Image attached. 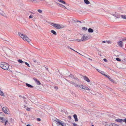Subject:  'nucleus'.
<instances>
[{"label":"nucleus","instance_id":"nucleus-1","mask_svg":"<svg viewBox=\"0 0 126 126\" xmlns=\"http://www.w3.org/2000/svg\"><path fill=\"white\" fill-rule=\"evenodd\" d=\"M66 80L69 82L70 84L73 85L75 87L78 89L80 88L89 91H91L90 89L86 86H84L82 84H79L78 82H73L72 81H68L67 79Z\"/></svg>","mask_w":126,"mask_h":126},{"label":"nucleus","instance_id":"nucleus-2","mask_svg":"<svg viewBox=\"0 0 126 126\" xmlns=\"http://www.w3.org/2000/svg\"><path fill=\"white\" fill-rule=\"evenodd\" d=\"M18 34L19 37L23 40L27 41L29 43L31 42V40L26 35L23 34L20 32H18Z\"/></svg>","mask_w":126,"mask_h":126},{"label":"nucleus","instance_id":"nucleus-3","mask_svg":"<svg viewBox=\"0 0 126 126\" xmlns=\"http://www.w3.org/2000/svg\"><path fill=\"white\" fill-rule=\"evenodd\" d=\"M9 67V65L6 63L2 62L0 63V67L3 69L5 70H7Z\"/></svg>","mask_w":126,"mask_h":126},{"label":"nucleus","instance_id":"nucleus-4","mask_svg":"<svg viewBox=\"0 0 126 126\" xmlns=\"http://www.w3.org/2000/svg\"><path fill=\"white\" fill-rule=\"evenodd\" d=\"M89 36L86 34L82 35V37L80 39H77L76 40L78 42L84 41L89 39Z\"/></svg>","mask_w":126,"mask_h":126},{"label":"nucleus","instance_id":"nucleus-5","mask_svg":"<svg viewBox=\"0 0 126 126\" xmlns=\"http://www.w3.org/2000/svg\"><path fill=\"white\" fill-rule=\"evenodd\" d=\"M119 17V15L116 12L112 13L110 16L109 17V18L112 20H115Z\"/></svg>","mask_w":126,"mask_h":126},{"label":"nucleus","instance_id":"nucleus-6","mask_svg":"<svg viewBox=\"0 0 126 126\" xmlns=\"http://www.w3.org/2000/svg\"><path fill=\"white\" fill-rule=\"evenodd\" d=\"M69 77L73 79L74 80V82H80V80L77 77L74 76V75L72 74H70Z\"/></svg>","mask_w":126,"mask_h":126},{"label":"nucleus","instance_id":"nucleus-7","mask_svg":"<svg viewBox=\"0 0 126 126\" xmlns=\"http://www.w3.org/2000/svg\"><path fill=\"white\" fill-rule=\"evenodd\" d=\"M50 24L52 26L57 29H60V25L59 24H55L53 23H51Z\"/></svg>","mask_w":126,"mask_h":126},{"label":"nucleus","instance_id":"nucleus-8","mask_svg":"<svg viewBox=\"0 0 126 126\" xmlns=\"http://www.w3.org/2000/svg\"><path fill=\"white\" fill-rule=\"evenodd\" d=\"M3 113H0V122L4 123L5 121V119L3 117Z\"/></svg>","mask_w":126,"mask_h":126},{"label":"nucleus","instance_id":"nucleus-9","mask_svg":"<svg viewBox=\"0 0 126 126\" xmlns=\"http://www.w3.org/2000/svg\"><path fill=\"white\" fill-rule=\"evenodd\" d=\"M2 110L5 113L8 114L9 113V110L8 108L6 107H4L2 108Z\"/></svg>","mask_w":126,"mask_h":126},{"label":"nucleus","instance_id":"nucleus-10","mask_svg":"<svg viewBox=\"0 0 126 126\" xmlns=\"http://www.w3.org/2000/svg\"><path fill=\"white\" fill-rule=\"evenodd\" d=\"M33 79L37 85H41V83L37 79L35 78H33Z\"/></svg>","mask_w":126,"mask_h":126},{"label":"nucleus","instance_id":"nucleus-11","mask_svg":"<svg viewBox=\"0 0 126 126\" xmlns=\"http://www.w3.org/2000/svg\"><path fill=\"white\" fill-rule=\"evenodd\" d=\"M122 41H119L117 42L118 45L120 47H122L123 46V43Z\"/></svg>","mask_w":126,"mask_h":126},{"label":"nucleus","instance_id":"nucleus-12","mask_svg":"<svg viewBox=\"0 0 126 126\" xmlns=\"http://www.w3.org/2000/svg\"><path fill=\"white\" fill-rule=\"evenodd\" d=\"M84 80L88 82H89L90 80L86 76H85L83 77Z\"/></svg>","mask_w":126,"mask_h":126},{"label":"nucleus","instance_id":"nucleus-13","mask_svg":"<svg viewBox=\"0 0 126 126\" xmlns=\"http://www.w3.org/2000/svg\"><path fill=\"white\" fill-rule=\"evenodd\" d=\"M63 4H65L66 5L68 6V4H67L66 3V2L63 0H57Z\"/></svg>","mask_w":126,"mask_h":126},{"label":"nucleus","instance_id":"nucleus-14","mask_svg":"<svg viewBox=\"0 0 126 126\" xmlns=\"http://www.w3.org/2000/svg\"><path fill=\"white\" fill-rule=\"evenodd\" d=\"M115 121L117 122H119L121 123H122V122H123V120L121 119H116Z\"/></svg>","mask_w":126,"mask_h":126},{"label":"nucleus","instance_id":"nucleus-15","mask_svg":"<svg viewBox=\"0 0 126 126\" xmlns=\"http://www.w3.org/2000/svg\"><path fill=\"white\" fill-rule=\"evenodd\" d=\"M73 117L75 119V122H77L78 121V119L77 118V115L76 114H74Z\"/></svg>","mask_w":126,"mask_h":126},{"label":"nucleus","instance_id":"nucleus-16","mask_svg":"<svg viewBox=\"0 0 126 126\" xmlns=\"http://www.w3.org/2000/svg\"><path fill=\"white\" fill-rule=\"evenodd\" d=\"M107 126H119L118 125L115 123H111L110 125Z\"/></svg>","mask_w":126,"mask_h":126},{"label":"nucleus","instance_id":"nucleus-17","mask_svg":"<svg viewBox=\"0 0 126 126\" xmlns=\"http://www.w3.org/2000/svg\"><path fill=\"white\" fill-rule=\"evenodd\" d=\"M57 122H58L59 123V124L60 125H61L62 126H66L65 124L61 122H60L59 121L58 122L57 121Z\"/></svg>","mask_w":126,"mask_h":126},{"label":"nucleus","instance_id":"nucleus-18","mask_svg":"<svg viewBox=\"0 0 126 126\" xmlns=\"http://www.w3.org/2000/svg\"><path fill=\"white\" fill-rule=\"evenodd\" d=\"M84 2L87 4H88L90 3V2L88 0H84Z\"/></svg>","mask_w":126,"mask_h":126},{"label":"nucleus","instance_id":"nucleus-19","mask_svg":"<svg viewBox=\"0 0 126 126\" xmlns=\"http://www.w3.org/2000/svg\"><path fill=\"white\" fill-rule=\"evenodd\" d=\"M51 32L54 35H56L57 34V33L56 32L53 30H51Z\"/></svg>","mask_w":126,"mask_h":126},{"label":"nucleus","instance_id":"nucleus-20","mask_svg":"<svg viewBox=\"0 0 126 126\" xmlns=\"http://www.w3.org/2000/svg\"><path fill=\"white\" fill-rule=\"evenodd\" d=\"M26 85L27 86L29 87L32 88L33 87V86H32L27 83H26Z\"/></svg>","mask_w":126,"mask_h":126},{"label":"nucleus","instance_id":"nucleus-21","mask_svg":"<svg viewBox=\"0 0 126 126\" xmlns=\"http://www.w3.org/2000/svg\"><path fill=\"white\" fill-rule=\"evenodd\" d=\"M93 31V30L91 28H89L88 29V32H92Z\"/></svg>","mask_w":126,"mask_h":126},{"label":"nucleus","instance_id":"nucleus-22","mask_svg":"<svg viewBox=\"0 0 126 126\" xmlns=\"http://www.w3.org/2000/svg\"><path fill=\"white\" fill-rule=\"evenodd\" d=\"M60 6L61 7L64 9H67V8L66 7L64 6V5L61 4L60 5Z\"/></svg>","mask_w":126,"mask_h":126},{"label":"nucleus","instance_id":"nucleus-23","mask_svg":"<svg viewBox=\"0 0 126 126\" xmlns=\"http://www.w3.org/2000/svg\"><path fill=\"white\" fill-rule=\"evenodd\" d=\"M67 48H70L72 50H73L74 51L76 52H77V53L81 55L80 53H78V52H77V51H75V50H74V49H72V48H71L69 46H68L67 47Z\"/></svg>","mask_w":126,"mask_h":126},{"label":"nucleus","instance_id":"nucleus-24","mask_svg":"<svg viewBox=\"0 0 126 126\" xmlns=\"http://www.w3.org/2000/svg\"><path fill=\"white\" fill-rule=\"evenodd\" d=\"M0 95L2 96H3L4 95V94L3 92L1 90H0Z\"/></svg>","mask_w":126,"mask_h":126},{"label":"nucleus","instance_id":"nucleus-25","mask_svg":"<svg viewBox=\"0 0 126 126\" xmlns=\"http://www.w3.org/2000/svg\"><path fill=\"white\" fill-rule=\"evenodd\" d=\"M121 17L123 19H126V15H121Z\"/></svg>","mask_w":126,"mask_h":126},{"label":"nucleus","instance_id":"nucleus-26","mask_svg":"<svg viewBox=\"0 0 126 126\" xmlns=\"http://www.w3.org/2000/svg\"><path fill=\"white\" fill-rule=\"evenodd\" d=\"M18 62L21 63H23V62L20 59H19L18 60Z\"/></svg>","mask_w":126,"mask_h":126},{"label":"nucleus","instance_id":"nucleus-27","mask_svg":"<svg viewBox=\"0 0 126 126\" xmlns=\"http://www.w3.org/2000/svg\"><path fill=\"white\" fill-rule=\"evenodd\" d=\"M108 79L112 82H114V80H113V79H111V78L110 77H109V78Z\"/></svg>","mask_w":126,"mask_h":126},{"label":"nucleus","instance_id":"nucleus-28","mask_svg":"<svg viewBox=\"0 0 126 126\" xmlns=\"http://www.w3.org/2000/svg\"><path fill=\"white\" fill-rule=\"evenodd\" d=\"M1 12H3L2 10L0 8V15H2V16H4V14L1 13Z\"/></svg>","mask_w":126,"mask_h":126},{"label":"nucleus","instance_id":"nucleus-29","mask_svg":"<svg viewBox=\"0 0 126 126\" xmlns=\"http://www.w3.org/2000/svg\"><path fill=\"white\" fill-rule=\"evenodd\" d=\"M25 64L27 65L28 67H30V66L29 63H27V62H25Z\"/></svg>","mask_w":126,"mask_h":126},{"label":"nucleus","instance_id":"nucleus-30","mask_svg":"<svg viewBox=\"0 0 126 126\" xmlns=\"http://www.w3.org/2000/svg\"><path fill=\"white\" fill-rule=\"evenodd\" d=\"M33 16L32 15H31L29 16V18L30 19L32 18Z\"/></svg>","mask_w":126,"mask_h":126},{"label":"nucleus","instance_id":"nucleus-31","mask_svg":"<svg viewBox=\"0 0 126 126\" xmlns=\"http://www.w3.org/2000/svg\"><path fill=\"white\" fill-rule=\"evenodd\" d=\"M82 29L86 31L87 30V28L86 27H84L82 28Z\"/></svg>","mask_w":126,"mask_h":126},{"label":"nucleus","instance_id":"nucleus-32","mask_svg":"<svg viewBox=\"0 0 126 126\" xmlns=\"http://www.w3.org/2000/svg\"><path fill=\"white\" fill-rule=\"evenodd\" d=\"M109 44H111L112 43V42L110 41H106Z\"/></svg>","mask_w":126,"mask_h":126},{"label":"nucleus","instance_id":"nucleus-33","mask_svg":"<svg viewBox=\"0 0 126 126\" xmlns=\"http://www.w3.org/2000/svg\"><path fill=\"white\" fill-rule=\"evenodd\" d=\"M38 11L40 13H41L42 12V11L40 9H39L38 10Z\"/></svg>","mask_w":126,"mask_h":126},{"label":"nucleus","instance_id":"nucleus-34","mask_svg":"<svg viewBox=\"0 0 126 126\" xmlns=\"http://www.w3.org/2000/svg\"><path fill=\"white\" fill-rule=\"evenodd\" d=\"M8 122V121L7 120H6L5 122L4 125L5 126H6V124Z\"/></svg>","mask_w":126,"mask_h":126},{"label":"nucleus","instance_id":"nucleus-35","mask_svg":"<svg viewBox=\"0 0 126 126\" xmlns=\"http://www.w3.org/2000/svg\"><path fill=\"white\" fill-rule=\"evenodd\" d=\"M32 2H35V3H37L38 2L36 0H33L31 1Z\"/></svg>","mask_w":126,"mask_h":126},{"label":"nucleus","instance_id":"nucleus-36","mask_svg":"<svg viewBox=\"0 0 126 126\" xmlns=\"http://www.w3.org/2000/svg\"><path fill=\"white\" fill-rule=\"evenodd\" d=\"M103 75H104V76H105V77H107L108 78H109V77H110L109 76H108V75H106L105 74H103Z\"/></svg>","mask_w":126,"mask_h":126},{"label":"nucleus","instance_id":"nucleus-37","mask_svg":"<svg viewBox=\"0 0 126 126\" xmlns=\"http://www.w3.org/2000/svg\"><path fill=\"white\" fill-rule=\"evenodd\" d=\"M116 60L117 61H121V60L119 58H116Z\"/></svg>","mask_w":126,"mask_h":126},{"label":"nucleus","instance_id":"nucleus-38","mask_svg":"<svg viewBox=\"0 0 126 126\" xmlns=\"http://www.w3.org/2000/svg\"><path fill=\"white\" fill-rule=\"evenodd\" d=\"M27 110V111H29L30 110V108H27L26 109Z\"/></svg>","mask_w":126,"mask_h":126},{"label":"nucleus","instance_id":"nucleus-39","mask_svg":"<svg viewBox=\"0 0 126 126\" xmlns=\"http://www.w3.org/2000/svg\"><path fill=\"white\" fill-rule=\"evenodd\" d=\"M64 27V26L63 25L60 26V29L61 28H63Z\"/></svg>","mask_w":126,"mask_h":126},{"label":"nucleus","instance_id":"nucleus-40","mask_svg":"<svg viewBox=\"0 0 126 126\" xmlns=\"http://www.w3.org/2000/svg\"><path fill=\"white\" fill-rule=\"evenodd\" d=\"M73 126H77V125L75 123H73Z\"/></svg>","mask_w":126,"mask_h":126},{"label":"nucleus","instance_id":"nucleus-41","mask_svg":"<svg viewBox=\"0 0 126 126\" xmlns=\"http://www.w3.org/2000/svg\"><path fill=\"white\" fill-rule=\"evenodd\" d=\"M103 60L105 62H107L108 61L106 59H103Z\"/></svg>","mask_w":126,"mask_h":126},{"label":"nucleus","instance_id":"nucleus-42","mask_svg":"<svg viewBox=\"0 0 126 126\" xmlns=\"http://www.w3.org/2000/svg\"><path fill=\"white\" fill-rule=\"evenodd\" d=\"M100 73H101V74H102L103 75V74H103L104 72L102 71H101L100 72Z\"/></svg>","mask_w":126,"mask_h":126},{"label":"nucleus","instance_id":"nucleus-43","mask_svg":"<svg viewBox=\"0 0 126 126\" xmlns=\"http://www.w3.org/2000/svg\"><path fill=\"white\" fill-rule=\"evenodd\" d=\"M123 122H125L126 123V118L125 119L123 120Z\"/></svg>","mask_w":126,"mask_h":126},{"label":"nucleus","instance_id":"nucleus-44","mask_svg":"<svg viewBox=\"0 0 126 126\" xmlns=\"http://www.w3.org/2000/svg\"><path fill=\"white\" fill-rule=\"evenodd\" d=\"M54 88L55 89H58V87L57 86H55L54 87Z\"/></svg>","mask_w":126,"mask_h":126},{"label":"nucleus","instance_id":"nucleus-45","mask_svg":"<svg viewBox=\"0 0 126 126\" xmlns=\"http://www.w3.org/2000/svg\"><path fill=\"white\" fill-rule=\"evenodd\" d=\"M37 120L38 121H41V119L39 118H37Z\"/></svg>","mask_w":126,"mask_h":126},{"label":"nucleus","instance_id":"nucleus-46","mask_svg":"<svg viewBox=\"0 0 126 126\" xmlns=\"http://www.w3.org/2000/svg\"><path fill=\"white\" fill-rule=\"evenodd\" d=\"M96 70L97 71H98V72L100 73V71H100V70L98 69H96Z\"/></svg>","mask_w":126,"mask_h":126},{"label":"nucleus","instance_id":"nucleus-47","mask_svg":"<svg viewBox=\"0 0 126 126\" xmlns=\"http://www.w3.org/2000/svg\"><path fill=\"white\" fill-rule=\"evenodd\" d=\"M106 42H105V41H102V43H105Z\"/></svg>","mask_w":126,"mask_h":126},{"label":"nucleus","instance_id":"nucleus-48","mask_svg":"<svg viewBox=\"0 0 126 126\" xmlns=\"http://www.w3.org/2000/svg\"><path fill=\"white\" fill-rule=\"evenodd\" d=\"M56 3L57 4L59 5V6H60V5L61 4L59 3Z\"/></svg>","mask_w":126,"mask_h":126},{"label":"nucleus","instance_id":"nucleus-49","mask_svg":"<svg viewBox=\"0 0 126 126\" xmlns=\"http://www.w3.org/2000/svg\"><path fill=\"white\" fill-rule=\"evenodd\" d=\"M33 62L35 63H36L37 62V61L36 60H35L34 61H33Z\"/></svg>","mask_w":126,"mask_h":126},{"label":"nucleus","instance_id":"nucleus-50","mask_svg":"<svg viewBox=\"0 0 126 126\" xmlns=\"http://www.w3.org/2000/svg\"><path fill=\"white\" fill-rule=\"evenodd\" d=\"M68 118L70 119H71V117L70 116H69L68 117Z\"/></svg>","mask_w":126,"mask_h":126},{"label":"nucleus","instance_id":"nucleus-51","mask_svg":"<svg viewBox=\"0 0 126 126\" xmlns=\"http://www.w3.org/2000/svg\"><path fill=\"white\" fill-rule=\"evenodd\" d=\"M88 59H89V60H91V61H92V59H90V58H88Z\"/></svg>","mask_w":126,"mask_h":126},{"label":"nucleus","instance_id":"nucleus-52","mask_svg":"<svg viewBox=\"0 0 126 126\" xmlns=\"http://www.w3.org/2000/svg\"><path fill=\"white\" fill-rule=\"evenodd\" d=\"M27 126H31L29 124H28L27 125Z\"/></svg>","mask_w":126,"mask_h":126},{"label":"nucleus","instance_id":"nucleus-53","mask_svg":"<svg viewBox=\"0 0 126 126\" xmlns=\"http://www.w3.org/2000/svg\"><path fill=\"white\" fill-rule=\"evenodd\" d=\"M24 108H25L26 107V106H25V105H24Z\"/></svg>","mask_w":126,"mask_h":126},{"label":"nucleus","instance_id":"nucleus-54","mask_svg":"<svg viewBox=\"0 0 126 126\" xmlns=\"http://www.w3.org/2000/svg\"><path fill=\"white\" fill-rule=\"evenodd\" d=\"M77 22H80V21H78V20L77 21Z\"/></svg>","mask_w":126,"mask_h":126},{"label":"nucleus","instance_id":"nucleus-55","mask_svg":"<svg viewBox=\"0 0 126 126\" xmlns=\"http://www.w3.org/2000/svg\"><path fill=\"white\" fill-rule=\"evenodd\" d=\"M32 14H34V13H32Z\"/></svg>","mask_w":126,"mask_h":126},{"label":"nucleus","instance_id":"nucleus-56","mask_svg":"<svg viewBox=\"0 0 126 126\" xmlns=\"http://www.w3.org/2000/svg\"><path fill=\"white\" fill-rule=\"evenodd\" d=\"M11 120H12V118H11L10 119Z\"/></svg>","mask_w":126,"mask_h":126},{"label":"nucleus","instance_id":"nucleus-57","mask_svg":"<svg viewBox=\"0 0 126 126\" xmlns=\"http://www.w3.org/2000/svg\"><path fill=\"white\" fill-rule=\"evenodd\" d=\"M92 126H94V125H92Z\"/></svg>","mask_w":126,"mask_h":126},{"label":"nucleus","instance_id":"nucleus-58","mask_svg":"<svg viewBox=\"0 0 126 126\" xmlns=\"http://www.w3.org/2000/svg\"><path fill=\"white\" fill-rule=\"evenodd\" d=\"M124 40H123L122 41H124Z\"/></svg>","mask_w":126,"mask_h":126}]
</instances>
